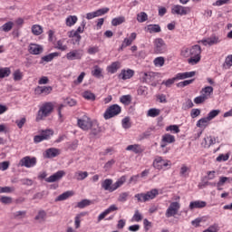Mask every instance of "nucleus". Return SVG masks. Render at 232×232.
I'll return each instance as SVG.
<instances>
[{
    "label": "nucleus",
    "instance_id": "1",
    "mask_svg": "<svg viewBox=\"0 0 232 232\" xmlns=\"http://www.w3.org/2000/svg\"><path fill=\"white\" fill-rule=\"evenodd\" d=\"M124 182H126V176H121L114 184H113V179H106L102 182V188L105 191L113 193V191L119 189V188H121V186H122Z\"/></svg>",
    "mask_w": 232,
    "mask_h": 232
},
{
    "label": "nucleus",
    "instance_id": "2",
    "mask_svg": "<svg viewBox=\"0 0 232 232\" xmlns=\"http://www.w3.org/2000/svg\"><path fill=\"white\" fill-rule=\"evenodd\" d=\"M52 111H53V103L52 102H45L43 104V106L38 111L37 116H36V121L39 122V121H43V119H46Z\"/></svg>",
    "mask_w": 232,
    "mask_h": 232
},
{
    "label": "nucleus",
    "instance_id": "3",
    "mask_svg": "<svg viewBox=\"0 0 232 232\" xmlns=\"http://www.w3.org/2000/svg\"><path fill=\"white\" fill-rule=\"evenodd\" d=\"M159 189L152 188L146 193H140L135 195V198H137L138 202H148V200H153L155 197H158Z\"/></svg>",
    "mask_w": 232,
    "mask_h": 232
},
{
    "label": "nucleus",
    "instance_id": "4",
    "mask_svg": "<svg viewBox=\"0 0 232 232\" xmlns=\"http://www.w3.org/2000/svg\"><path fill=\"white\" fill-rule=\"evenodd\" d=\"M121 111H122V109L121 108V106H119V104H112L105 111L103 114V119H105V121H108L109 119H113V117H117V115H119Z\"/></svg>",
    "mask_w": 232,
    "mask_h": 232
},
{
    "label": "nucleus",
    "instance_id": "5",
    "mask_svg": "<svg viewBox=\"0 0 232 232\" xmlns=\"http://www.w3.org/2000/svg\"><path fill=\"white\" fill-rule=\"evenodd\" d=\"M154 53H166L168 52V45L162 38H156L153 42Z\"/></svg>",
    "mask_w": 232,
    "mask_h": 232
},
{
    "label": "nucleus",
    "instance_id": "6",
    "mask_svg": "<svg viewBox=\"0 0 232 232\" xmlns=\"http://www.w3.org/2000/svg\"><path fill=\"white\" fill-rule=\"evenodd\" d=\"M53 135V130L46 129L42 130V135H36L34 137V144H39V142H43V140H49Z\"/></svg>",
    "mask_w": 232,
    "mask_h": 232
},
{
    "label": "nucleus",
    "instance_id": "7",
    "mask_svg": "<svg viewBox=\"0 0 232 232\" xmlns=\"http://www.w3.org/2000/svg\"><path fill=\"white\" fill-rule=\"evenodd\" d=\"M179 209H180V203L177 201L171 202L165 213V217L167 218H171V217H175V215H178Z\"/></svg>",
    "mask_w": 232,
    "mask_h": 232
},
{
    "label": "nucleus",
    "instance_id": "8",
    "mask_svg": "<svg viewBox=\"0 0 232 232\" xmlns=\"http://www.w3.org/2000/svg\"><path fill=\"white\" fill-rule=\"evenodd\" d=\"M35 164H37V158L35 157L31 158L30 156H26L19 161V166H21V168H34Z\"/></svg>",
    "mask_w": 232,
    "mask_h": 232
},
{
    "label": "nucleus",
    "instance_id": "9",
    "mask_svg": "<svg viewBox=\"0 0 232 232\" xmlns=\"http://www.w3.org/2000/svg\"><path fill=\"white\" fill-rule=\"evenodd\" d=\"M159 75V73L154 72H140V82H153L155 78Z\"/></svg>",
    "mask_w": 232,
    "mask_h": 232
},
{
    "label": "nucleus",
    "instance_id": "10",
    "mask_svg": "<svg viewBox=\"0 0 232 232\" xmlns=\"http://www.w3.org/2000/svg\"><path fill=\"white\" fill-rule=\"evenodd\" d=\"M92 122L93 121H92V119H90L88 116H83L82 119H78L77 124L81 130L88 131Z\"/></svg>",
    "mask_w": 232,
    "mask_h": 232
},
{
    "label": "nucleus",
    "instance_id": "11",
    "mask_svg": "<svg viewBox=\"0 0 232 232\" xmlns=\"http://www.w3.org/2000/svg\"><path fill=\"white\" fill-rule=\"evenodd\" d=\"M191 10L189 7H184L182 5H174L171 9V14H176L177 15H188Z\"/></svg>",
    "mask_w": 232,
    "mask_h": 232
},
{
    "label": "nucleus",
    "instance_id": "12",
    "mask_svg": "<svg viewBox=\"0 0 232 232\" xmlns=\"http://www.w3.org/2000/svg\"><path fill=\"white\" fill-rule=\"evenodd\" d=\"M66 175V172L64 170H58L56 173L51 175L49 178L45 179V182H48L49 184H52L53 182H59L63 177Z\"/></svg>",
    "mask_w": 232,
    "mask_h": 232
},
{
    "label": "nucleus",
    "instance_id": "13",
    "mask_svg": "<svg viewBox=\"0 0 232 232\" xmlns=\"http://www.w3.org/2000/svg\"><path fill=\"white\" fill-rule=\"evenodd\" d=\"M82 55H84L82 50H73L66 54V59L68 61L81 60L82 59Z\"/></svg>",
    "mask_w": 232,
    "mask_h": 232
},
{
    "label": "nucleus",
    "instance_id": "14",
    "mask_svg": "<svg viewBox=\"0 0 232 232\" xmlns=\"http://www.w3.org/2000/svg\"><path fill=\"white\" fill-rule=\"evenodd\" d=\"M152 166L156 169H162V168L169 166V160H164L162 157H158L154 160Z\"/></svg>",
    "mask_w": 232,
    "mask_h": 232
},
{
    "label": "nucleus",
    "instance_id": "15",
    "mask_svg": "<svg viewBox=\"0 0 232 232\" xmlns=\"http://www.w3.org/2000/svg\"><path fill=\"white\" fill-rule=\"evenodd\" d=\"M52 86H37L34 89V93L36 95H49V93H52Z\"/></svg>",
    "mask_w": 232,
    "mask_h": 232
},
{
    "label": "nucleus",
    "instance_id": "16",
    "mask_svg": "<svg viewBox=\"0 0 232 232\" xmlns=\"http://www.w3.org/2000/svg\"><path fill=\"white\" fill-rule=\"evenodd\" d=\"M43 46L37 44H31L28 48L29 53L32 55H39L43 53Z\"/></svg>",
    "mask_w": 232,
    "mask_h": 232
},
{
    "label": "nucleus",
    "instance_id": "17",
    "mask_svg": "<svg viewBox=\"0 0 232 232\" xmlns=\"http://www.w3.org/2000/svg\"><path fill=\"white\" fill-rule=\"evenodd\" d=\"M201 43L204 46H208H208H213V44H218V43H220V39L218 36L213 34L206 40H201Z\"/></svg>",
    "mask_w": 232,
    "mask_h": 232
},
{
    "label": "nucleus",
    "instance_id": "18",
    "mask_svg": "<svg viewBox=\"0 0 232 232\" xmlns=\"http://www.w3.org/2000/svg\"><path fill=\"white\" fill-rule=\"evenodd\" d=\"M206 206H208L206 201L196 200L189 203L188 208L193 211V209H202Z\"/></svg>",
    "mask_w": 232,
    "mask_h": 232
},
{
    "label": "nucleus",
    "instance_id": "19",
    "mask_svg": "<svg viewBox=\"0 0 232 232\" xmlns=\"http://www.w3.org/2000/svg\"><path fill=\"white\" fill-rule=\"evenodd\" d=\"M59 154V149L50 148L45 150L44 157V159H55V157H58Z\"/></svg>",
    "mask_w": 232,
    "mask_h": 232
},
{
    "label": "nucleus",
    "instance_id": "20",
    "mask_svg": "<svg viewBox=\"0 0 232 232\" xmlns=\"http://www.w3.org/2000/svg\"><path fill=\"white\" fill-rule=\"evenodd\" d=\"M135 75V71L131 69L122 70L121 72L119 74V79H122V81H126L128 79H131Z\"/></svg>",
    "mask_w": 232,
    "mask_h": 232
},
{
    "label": "nucleus",
    "instance_id": "21",
    "mask_svg": "<svg viewBox=\"0 0 232 232\" xmlns=\"http://www.w3.org/2000/svg\"><path fill=\"white\" fill-rule=\"evenodd\" d=\"M119 208L115 205H111L107 209H105L102 214L98 217V222H101V220H103V218H106V215H110V213L113 211H117Z\"/></svg>",
    "mask_w": 232,
    "mask_h": 232
},
{
    "label": "nucleus",
    "instance_id": "22",
    "mask_svg": "<svg viewBox=\"0 0 232 232\" xmlns=\"http://www.w3.org/2000/svg\"><path fill=\"white\" fill-rule=\"evenodd\" d=\"M197 75V72H179L176 74L178 81H184V79H191V77H195Z\"/></svg>",
    "mask_w": 232,
    "mask_h": 232
},
{
    "label": "nucleus",
    "instance_id": "23",
    "mask_svg": "<svg viewBox=\"0 0 232 232\" xmlns=\"http://www.w3.org/2000/svg\"><path fill=\"white\" fill-rule=\"evenodd\" d=\"M92 135H99L101 131H102V129L101 126H99V122L97 121H92V123H91L90 129Z\"/></svg>",
    "mask_w": 232,
    "mask_h": 232
},
{
    "label": "nucleus",
    "instance_id": "24",
    "mask_svg": "<svg viewBox=\"0 0 232 232\" xmlns=\"http://www.w3.org/2000/svg\"><path fill=\"white\" fill-rule=\"evenodd\" d=\"M204 142L202 143V146L204 148H211L213 144H217V138L212 136H208L207 138H204Z\"/></svg>",
    "mask_w": 232,
    "mask_h": 232
},
{
    "label": "nucleus",
    "instance_id": "25",
    "mask_svg": "<svg viewBox=\"0 0 232 232\" xmlns=\"http://www.w3.org/2000/svg\"><path fill=\"white\" fill-rule=\"evenodd\" d=\"M189 53L192 55V57H200V54L202 53V48L198 44L193 45L189 50Z\"/></svg>",
    "mask_w": 232,
    "mask_h": 232
},
{
    "label": "nucleus",
    "instance_id": "26",
    "mask_svg": "<svg viewBox=\"0 0 232 232\" xmlns=\"http://www.w3.org/2000/svg\"><path fill=\"white\" fill-rule=\"evenodd\" d=\"M147 32H149V34H159L162 32V29L160 24H149L147 25Z\"/></svg>",
    "mask_w": 232,
    "mask_h": 232
},
{
    "label": "nucleus",
    "instance_id": "27",
    "mask_svg": "<svg viewBox=\"0 0 232 232\" xmlns=\"http://www.w3.org/2000/svg\"><path fill=\"white\" fill-rule=\"evenodd\" d=\"M200 93L205 99H209L211 97V93H213V87L212 86H207L204 87L201 91Z\"/></svg>",
    "mask_w": 232,
    "mask_h": 232
},
{
    "label": "nucleus",
    "instance_id": "28",
    "mask_svg": "<svg viewBox=\"0 0 232 232\" xmlns=\"http://www.w3.org/2000/svg\"><path fill=\"white\" fill-rule=\"evenodd\" d=\"M121 68L120 62H114L107 67L109 73H117V71Z\"/></svg>",
    "mask_w": 232,
    "mask_h": 232
},
{
    "label": "nucleus",
    "instance_id": "29",
    "mask_svg": "<svg viewBox=\"0 0 232 232\" xmlns=\"http://www.w3.org/2000/svg\"><path fill=\"white\" fill-rule=\"evenodd\" d=\"M72 195H73V192H72V191L63 192V194L59 195L55 198V202H62L63 200H66V199L70 198V197H72Z\"/></svg>",
    "mask_w": 232,
    "mask_h": 232
},
{
    "label": "nucleus",
    "instance_id": "30",
    "mask_svg": "<svg viewBox=\"0 0 232 232\" xmlns=\"http://www.w3.org/2000/svg\"><path fill=\"white\" fill-rule=\"evenodd\" d=\"M61 55L59 53H51L44 57H42V62L44 61L45 63H52L55 57H59Z\"/></svg>",
    "mask_w": 232,
    "mask_h": 232
},
{
    "label": "nucleus",
    "instance_id": "31",
    "mask_svg": "<svg viewBox=\"0 0 232 232\" xmlns=\"http://www.w3.org/2000/svg\"><path fill=\"white\" fill-rule=\"evenodd\" d=\"M127 151H133V153H142V149H140V145L134 144V145H129L126 148Z\"/></svg>",
    "mask_w": 232,
    "mask_h": 232
},
{
    "label": "nucleus",
    "instance_id": "32",
    "mask_svg": "<svg viewBox=\"0 0 232 232\" xmlns=\"http://www.w3.org/2000/svg\"><path fill=\"white\" fill-rule=\"evenodd\" d=\"M161 142H165L167 144H173V142H175V136L171 134H165L162 136Z\"/></svg>",
    "mask_w": 232,
    "mask_h": 232
},
{
    "label": "nucleus",
    "instance_id": "33",
    "mask_svg": "<svg viewBox=\"0 0 232 232\" xmlns=\"http://www.w3.org/2000/svg\"><path fill=\"white\" fill-rule=\"evenodd\" d=\"M34 220L41 222H44L46 220V211L40 210L38 211V214L34 217Z\"/></svg>",
    "mask_w": 232,
    "mask_h": 232
},
{
    "label": "nucleus",
    "instance_id": "34",
    "mask_svg": "<svg viewBox=\"0 0 232 232\" xmlns=\"http://www.w3.org/2000/svg\"><path fill=\"white\" fill-rule=\"evenodd\" d=\"M12 71L8 67L0 68V79H5V77H10Z\"/></svg>",
    "mask_w": 232,
    "mask_h": 232
},
{
    "label": "nucleus",
    "instance_id": "35",
    "mask_svg": "<svg viewBox=\"0 0 232 232\" xmlns=\"http://www.w3.org/2000/svg\"><path fill=\"white\" fill-rule=\"evenodd\" d=\"M92 75L97 79H101V77H102V70L101 67H99V65L94 66V70L92 71Z\"/></svg>",
    "mask_w": 232,
    "mask_h": 232
},
{
    "label": "nucleus",
    "instance_id": "36",
    "mask_svg": "<svg viewBox=\"0 0 232 232\" xmlns=\"http://www.w3.org/2000/svg\"><path fill=\"white\" fill-rule=\"evenodd\" d=\"M76 180H84L88 177V171H77L74 174Z\"/></svg>",
    "mask_w": 232,
    "mask_h": 232
},
{
    "label": "nucleus",
    "instance_id": "37",
    "mask_svg": "<svg viewBox=\"0 0 232 232\" xmlns=\"http://www.w3.org/2000/svg\"><path fill=\"white\" fill-rule=\"evenodd\" d=\"M83 99H86L87 101H95L96 96L93 92L90 91H85L82 92Z\"/></svg>",
    "mask_w": 232,
    "mask_h": 232
},
{
    "label": "nucleus",
    "instance_id": "38",
    "mask_svg": "<svg viewBox=\"0 0 232 232\" xmlns=\"http://www.w3.org/2000/svg\"><path fill=\"white\" fill-rule=\"evenodd\" d=\"M92 200L90 199H82V201L77 203V208L80 209H84V208H87V206H92Z\"/></svg>",
    "mask_w": 232,
    "mask_h": 232
},
{
    "label": "nucleus",
    "instance_id": "39",
    "mask_svg": "<svg viewBox=\"0 0 232 232\" xmlns=\"http://www.w3.org/2000/svg\"><path fill=\"white\" fill-rule=\"evenodd\" d=\"M125 21L126 18L124 16L116 17L111 20V24L112 26H119V24H122Z\"/></svg>",
    "mask_w": 232,
    "mask_h": 232
},
{
    "label": "nucleus",
    "instance_id": "40",
    "mask_svg": "<svg viewBox=\"0 0 232 232\" xmlns=\"http://www.w3.org/2000/svg\"><path fill=\"white\" fill-rule=\"evenodd\" d=\"M14 28V22H7L0 27L1 32H10Z\"/></svg>",
    "mask_w": 232,
    "mask_h": 232
},
{
    "label": "nucleus",
    "instance_id": "41",
    "mask_svg": "<svg viewBox=\"0 0 232 232\" xmlns=\"http://www.w3.org/2000/svg\"><path fill=\"white\" fill-rule=\"evenodd\" d=\"M77 16L76 15H70L66 18V25L67 26H73L75 23H77Z\"/></svg>",
    "mask_w": 232,
    "mask_h": 232
},
{
    "label": "nucleus",
    "instance_id": "42",
    "mask_svg": "<svg viewBox=\"0 0 232 232\" xmlns=\"http://www.w3.org/2000/svg\"><path fill=\"white\" fill-rule=\"evenodd\" d=\"M120 102H121L122 104H125L128 106V104H131V95L127 94V95H123L120 98Z\"/></svg>",
    "mask_w": 232,
    "mask_h": 232
},
{
    "label": "nucleus",
    "instance_id": "43",
    "mask_svg": "<svg viewBox=\"0 0 232 232\" xmlns=\"http://www.w3.org/2000/svg\"><path fill=\"white\" fill-rule=\"evenodd\" d=\"M193 106H195V104H193V101H191V99H187L185 102H183L181 109L186 111L193 108Z\"/></svg>",
    "mask_w": 232,
    "mask_h": 232
},
{
    "label": "nucleus",
    "instance_id": "44",
    "mask_svg": "<svg viewBox=\"0 0 232 232\" xmlns=\"http://www.w3.org/2000/svg\"><path fill=\"white\" fill-rule=\"evenodd\" d=\"M32 32L34 35H41V34H43V26L34 24L32 26Z\"/></svg>",
    "mask_w": 232,
    "mask_h": 232
},
{
    "label": "nucleus",
    "instance_id": "45",
    "mask_svg": "<svg viewBox=\"0 0 232 232\" xmlns=\"http://www.w3.org/2000/svg\"><path fill=\"white\" fill-rule=\"evenodd\" d=\"M160 115V111L159 109H150L147 112V117H159Z\"/></svg>",
    "mask_w": 232,
    "mask_h": 232
},
{
    "label": "nucleus",
    "instance_id": "46",
    "mask_svg": "<svg viewBox=\"0 0 232 232\" xmlns=\"http://www.w3.org/2000/svg\"><path fill=\"white\" fill-rule=\"evenodd\" d=\"M148 20V14L145 12H140V14H137V21L138 23H146Z\"/></svg>",
    "mask_w": 232,
    "mask_h": 232
},
{
    "label": "nucleus",
    "instance_id": "47",
    "mask_svg": "<svg viewBox=\"0 0 232 232\" xmlns=\"http://www.w3.org/2000/svg\"><path fill=\"white\" fill-rule=\"evenodd\" d=\"M193 82H195V79L185 80L183 82H179V83H177V87L185 88V86H189V84H193Z\"/></svg>",
    "mask_w": 232,
    "mask_h": 232
},
{
    "label": "nucleus",
    "instance_id": "48",
    "mask_svg": "<svg viewBox=\"0 0 232 232\" xmlns=\"http://www.w3.org/2000/svg\"><path fill=\"white\" fill-rule=\"evenodd\" d=\"M210 120L207 117L205 118H201L200 120L198 121L196 126L197 128H202L203 126H208V122Z\"/></svg>",
    "mask_w": 232,
    "mask_h": 232
},
{
    "label": "nucleus",
    "instance_id": "49",
    "mask_svg": "<svg viewBox=\"0 0 232 232\" xmlns=\"http://www.w3.org/2000/svg\"><path fill=\"white\" fill-rule=\"evenodd\" d=\"M14 218L19 219V218H26V210H19L14 213H13Z\"/></svg>",
    "mask_w": 232,
    "mask_h": 232
},
{
    "label": "nucleus",
    "instance_id": "50",
    "mask_svg": "<svg viewBox=\"0 0 232 232\" xmlns=\"http://www.w3.org/2000/svg\"><path fill=\"white\" fill-rule=\"evenodd\" d=\"M63 43V40H58L55 48L61 50V52H66V50H68V45H64Z\"/></svg>",
    "mask_w": 232,
    "mask_h": 232
},
{
    "label": "nucleus",
    "instance_id": "51",
    "mask_svg": "<svg viewBox=\"0 0 232 232\" xmlns=\"http://www.w3.org/2000/svg\"><path fill=\"white\" fill-rule=\"evenodd\" d=\"M155 131V127H150L145 132L140 135V139H148L151 136V132Z\"/></svg>",
    "mask_w": 232,
    "mask_h": 232
},
{
    "label": "nucleus",
    "instance_id": "52",
    "mask_svg": "<svg viewBox=\"0 0 232 232\" xmlns=\"http://www.w3.org/2000/svg\"><path fill=\"white\" fill-rule=\"evenodd\" d=\"M220 114V110H212L208 114V121H213L215 117H218V115Z\"/></svg>",
    "mask_w": 232,
    "mask_h": 232
},
{
    "label": "nucleus",
    "instance_id": "53",
    "mask_svg": "<svg viewBox=\"0 0 232 232\" xmlns=\"http://www.w3.org/2000/svg\"><path fill=\"white\" fill-rule=\"evenodd\" d=\"M175 81H179V78H177V75L172 79H168L167 81L162 82V84L167 86V88H169L171 84H175Z\"/></svg>",
    "mask_w": 232,
    "mask_h": 232
},
{
    "label": "nucleus",
    "instance_id": "54",
    "mask_svg": "<svg viewBox=\"0 0 232 232\" xmlns=\"http://www.w3.org/2000/svg\"><path fill=\"white\" fill-rule=\"evenodd\" d=\"M0 202L5 205L12 204L13 199H12V197L3 196L0 198Z\"/></svg>",
    "mask_w": 232,
    "mask_h": 232
},
{
    "label": "nucleus",
    "instance_id": "55",
    "mask_svg": "<svg viewBox=\"0 0 232 232\" xmlns=\"http://www.w3.org/2000/svg\"><path fill=\"white\" fill-rule=\"evenodd\" d=\"M14 81H21L23 79V72L20 70L14 71L13 73Z\"/></svg>",
    "mask_w": 232,
    "mask_h": 232
},
{
    "label": "nucleus",
    "instance_id": "56",
    "mask_svg": "<svg viewBox=\"0 0 232 232\" xmlns=\"http://www.w3.org/2000/svg\"><path fill=\"white\" fill-rule=\"evenodd\" d=\"M206 101H208V99L206 98V96H203L202 94L194 99L195 104H202V102H206Z\"/></svg>",
    "mask_w": 232,
    "mask_h": 232
},
{
    "label": "nucleus",
    "instance_id": "57",
    "mask_svg": "<svg viewBox=\"0 0 232 232\" xmlns=\"http://www.w3.org/2000/svg\"><path fill=\"white\" fill-rule=\"evenodd\" d=\"M122 128H124V130H128L129 128H131V123H130V117H125L122 120Z\"/></svg>",
    "mask_w": 232,
    "mask_h": 232
},
{
    "label": "nucleus",
    "instance_id": "58",
    "mask_svg": "<svg viewBox=\"0 0 232 232\" xmlns=\"http://www.w3.org/2000/svg\"><path fill=\"white\" fill-rule=\"evenodd\" d=\"M87 53H89V55H95V53H99V46L89 47Z\"/></svg>",
    "mask_w": 232,
    "mask_h": 232
},
{
    "label": "nucleus",
    "instance_id": "59",
    "mask_svg": "<svg viewBox=\"0 0 232 232\" xmlns=\"http://www.w3.org/2000/svg\"><path fill=\"white\" fill-rule=\"evenodd\" d=\"M218 224H213L207 229H205L203 232H218Z\"/></svg>",
    "mask_w": 232,
    "mask_h": 232
},
{
    "label": "nucleus",
    "instance_id": "60",
    "mask_svg": "<svg viewBox=\"0 0 232 232\" xmlns=\"http://www.w3.org/2000/svg\"><path fill=\"white\" fill-rule=\"evenodd\" d=\"M164 63H165V60H164V57L162 56L157 57L154 60L155 66H164Z\"/></svg>",
    "mask_w": 232,
    "mask_h": 232
},
{
    "label": "nucleus",
    "instance_id": "61",
    "mask_svg": "<svg viewBox=\"0 0 232 232\" xmlns=\"http://www.w3.org/2000/svg\"><path fill=\"white\" fill-rule=\"evenodd\" d=\"M113 164H115V160H111L107 161L103 167V169H105V171H110V169H111Z\"/></svg>",
    "mask_w": 232,
    "mask_h": 232
},
{
    "label": "nucleus",
    "instance_id": "62",
    "mask_svg": "<svg viewBox=\"0 0 232 232\" xmlns=\"http://www.w3.org/2000/svg\"><path fill=\"white\" fill-rule=\"evenodd\" d=\"M129 195L130 194L128 192H123V193L120 194V196L118 198V201L119 202H126L128 200Z\"/></svg>",
    "mask_w": 232,
    "mask_h": 232
},
{
    "label": "nucleus",
    "instance_id": "63",
    "mask_svg": "<svg viewBox=\"0 0 232 232\" xmlns=\"http://www.w3.org/2000/svg\"><path fill=\"white\" fill-rule=\"evenodd\" d=\"M200 62V56H193L188 60V64H197Z\"/></svg>",
    "mask_w": 232,
    "mask_h": 232
},
{
    "label": "nucleus",
    "instance_id": "64",
    "mask_svg": "<svg viewBox=\"0 0 232 232\" xmlns=\"http://www.w3.org/2000/svg\"><path fill=\"white\" fill-rule=\"evenodd\" d=\"M14 188L12 187H0V195L1 193H13Z\"/></svg>",
    "mask_w": 232,
    "mask_h": 232
}]
</instances>
